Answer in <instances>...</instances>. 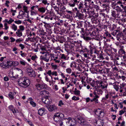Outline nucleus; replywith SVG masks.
I'll return each mask as SVG.
<instances>
[{"label": "nucleus", "mask_w": 126, "mask_h": 126, "mask_svg": "<svg viewBox=\"0 0 126 126\" xmlns=\"http://www.w3.org/2000/svg\"><path fill=\"white\" fill-rule=\"evenodd\" d=\"M18 84L20 86L23 88H26L30 84V81L26 78L23 77L18 80Z\"/></svg>", "instance_id": "nucleus-1"}, {"label": "nucleus", "mask_w": 126, "mask_h": 126, "mask_svg": "<svg viewBox=\"0 0 126 126\" xmlns=\"http://www.w3.org/2000/svg\"><path fill=\"white\" fill-rule=\"evenodd\" d=\"M71 118L69 117L68 119L65 118L61 119L60 122V125L62 126L63 125V123H64V126H70V120Z\"/></svg>", "instance_id": "nucleus-2"}, {"label": "nucleus", "mask_w": 126, "mask_h": 126, "mask_svg": "<svg viewBox=\"0 0 126 126\" xmlns=\"http://www.w3.org/2000/svg\"><path fill=\"white\" fill-rule=\"evenodd\" d=\"M64 116L63 114L62 113H57L54 115L53 116V119L57 123L59 122L62 119V118H63Z\"/></svg>", "instance_id": "nucleus-3"}, {"label": "nucleus", "mask_w": 126, "mask_h": 126, "mask_svg": "<svg viewBox=\"0 0 126 126\" xmlns=\"http://www.w3.org/2000/svg\"><path fill=\"white\" fill-rule=\"evenodd\" d=\"M40 53H42V54H44V61L48 62L49 60L50 57L51 58V59H53L52 57H53V58H54V55L50 54H47L46 52H44V51H42L40 52Z\"/></svg>", "instance_id": "nucleus-4"}, {"label": "nucleus", "mask_w": 126, "mask_h": 126, "mask_svg": "<svg viewBox=\"0 0 126 126\" xmlns=\"http://www.w3.org/2000/svg\"><path fill=\"white\" fill-rule=\"evenodd\" d=\"M96 82L97 85L98 84H99V87H100L102 89H106L108 85V84L102 81H101L99 82V81H96Z\"/></svg>", "instance_id": "nucleus-5"}, {"label": "nucleus", "mask_w": 126, "mask_h": 126, "mask_svg": "<svg viewBox=\"0 0 126 126\" xmlns=\"http://www.w3.org/2000/svg\"><path fill=\"white\" fill-rule=\"evenodd\" d=\"M81 29V31L80 32L82 34L80 36V37L82 38H83L85 40L87 41L91 40L92 39L91 38L89 37L85 36L84 32V29L83 28H82Z\"/></svg>", "instance_id": "nucleus-6"}, {"label": "nucleus", "mask_w": 126, "mask_h": 126, "mask_svg": "<svg viewBox=\"0 0 126 126\" xmlns=\"http://www.w3.org/2000/svg\"><path fill=\"white\" fill-rule=\"evenodd\" d=\"M13 69L14 72L16 75L18 76L20 74L21 75H22V70L21 69L18 68H17L16 67H14V68H12L11 69V70Z\"/></svg>", "instance_id": "nucleus-7"}, {"label": "nucleus", "mask_w": 126, "mask_h": 126, "mask_svg": "<svg viewBox=\"0 0 126 126\" xmlns=\"http://www.w3.org/2000/svg\"><path fill=\"white\" fill-rule=\"evenodd\" d=\"M114 63L116 65H124L125 63L123 62L122 59L121 58L117 57L116 59L114 61Z\"/></svg>", "instance_id": "nucleus-8"}, {"label": "nucleus", "mask_w": 126, "mask_h": 126, "mask_svg": "<svg viewBox=\"0 0 126 126\" xmlns=\"http://www.w3.org/2000/svg\"><path fill=\"white\" fill-rule=\"evenodd\" d=\"M99 29L97 28H95L94 29V31L92 32L91 34L92 36H95L96 37H98L99 36Z\"/></svg>", "instance_id": "nucleus-9"}, {"label": "nucleus", "mask_w": 126, "mask_h": 126, "mask_svg": "<svg viewBox=\"0 0 126 126\" xmlns=\"http://www.w3.org/2000/svg\"><path fill=\"white\" fill-rule=\"evenodd\" d=\"M84 15L83 14L81 13L80 11L76 12V15L75 17L78 18L79 19H82L84 17Z\"/></svg>", "instance_id": "nucleus-10"}, {"label": "nucleus", "mask_w": 126, "mask_h": 126, "mask_svg": "<svg viewBox=\"0 0 126 126\" xmlns=\"http://www.w3.org/2000/svg\"><path fill=\"white\" fill-rule=\"evenodd\" d=\"M111 16L114 17H118L120 18L121 16L119 13L114 11H113L111 12Z\"/></svg>", "instance_id": "nucleus-11"}, {"label": "nucleus", "mask_w": 126, "mask_h": 126, "mask_svg": "<svg viewBox=\"0 0 126 126\" xmlns=\"http://www.w3.org/2000/svg\"><path fill=\"white\" fill-rule=\"evenodd\" d=\"M95 114L100 118H102L104 115V112L102 111H95Z\"/></svg>", "instance_id": "nucleus-12"}, {"label": "nucleus", "mask_w": 126, "mask_h": 126, "mask_svg": "<svg viewBox=\"0 0 126 126\" xmlns=\"http://www.w3.org/2000/svg\"><path fill=\"white\" fill-rule=\"evenodd\" d=\"M49 92L44 90L40 92V94L42 96L45 97H48V96Z\"/></svg>", "instance_id": "nucleus-13"}, {"label": "nucleus", "mask_w": 126, "mask_h": 126, "mask_svg": "<svg viewBox=\"0 0 126 126\" xmlns=\"http://www.w3.org/2000/svg\"><path fill=\"white\" fill-rule=\"evenodd\" d=\"M40 43H42V44H40V48L41 50L42 51L45 50V45L46 43L44 42L42 40V39L41 40L40 38Z\"/></svg>", "instance_id": "nucleus-14"}, {"label": "nucleus", "mask_w": 126, "mask_h": 126, "mask_svg": "<svg viewBox=\"0 0 126 126\" xmlns=\"http://www.w3.org/2000/svg\"><path fill=\"white\" fill-rule=\"evenodd\" d=\"M11 70H10V71L9 73V76L13 80L17 79L18 78V76H17L16 75V76H13V74L14 73V72H11Z\"/></svg>", "instance_id": "nucleus-15"}, {"label": "nucleus", "mask_w": 126, "mask_h": 126, "mask_svg": "<svg viewBox=\"0 0 126 126\" xmlns=\"http://www.w3.org/2000/svg\"><path fill=\"white\" fill-rule=\"evenodd\" d=\"M47 107L49 110V109L50 110H57V107L55 105H48L47 106Z\"/></svg>", "instance_id": "nucleus-16"}, {"label": "nucleus", "mask_w": 126, "mask_h": 126, "mask_svg": "<svg viewBox=\"0 0 126 126\" xmlns=\"http://www.w3.org/2000/svg\"><path fill=\"white\" fill-rule=\"evenodd\" d=\"M79 1H78L77 0H71L69 4L71 7H74L75 6L76 3L77 4Z\"/></svg>", "instance_id": "nucleus-17"}, {"label": "nucleus", "mask_w": 126, "mask_h": 126, "mask_svg": "<svg viewBox=\"0 0 126 126\" xmlns=\"http://www.w3.org/2000/svg\"><path fill=\"white\" fill-rule=\"evenodd\" d=\"M120 20L123 22H126V15L122 14L120 17Z\"/></svg>", "instance_id": "nucleus-18"}, {"label": "nucleus", "mask_w": 126, "mask_h": 126, "mask_svg": "<svg viewBox=\"0 0 126 126\" xmlns=\"http://www.w3.org/2000/svg\"><path fill=\"white\" fill-rule=\"evenodd\" d=\"M123 35L122 33H118L117 35V39L119 41H121V39L123 38Z\"/></svg>", "instance_id": "nucleus-19"}, {"label": "nucleus", "mask_w": 126, "mask_h": 126, "mask_svg": "<svg viewBox=\"0 0 126 126\" xmlns=\"http://www.w3.org/2000/svg\"><path fill=\"white\" fill-rule=\"evenodd\" d=\"M47 74L49 76H51V75L55 76H57V72L56 71H54L52 72L51 70H49L47 72Z\"/></svg>", "instance_id": "nucleus-20"}, {"label": "nucleus", "mask_w": 126, "mask_h": 126, "mask_svg": "<svg viewBox=\"0 0 126 126\" xmlns=\"http://www.w3.org/2000/svg\"><path fill=\"white\" fill-rule=\"evenodd\" d=\"M77 4L78 8L79 10H82V8H84V5L80 2H78Z\"/></svg>", "instance_id": "nucleus-21"}, {"label": "nucleus", "mask_w": 126, "mask_h": 126, "mask_svg": "<svg viewBox=\"0 0 126 126\" xmlns=\"http://www.w3.org/2000/svg\"><path fill=\"white\" fill-rule=\"evenodd\" d=\"M16 94V93L15 92H10L9 93L8 96L12 99L14 98V96Z\"/></svg>", "instance_id": "nucleus-22"}, {"label": "nucleus", "mask_w": 126, "mask_h": 126, "mask_svg": "<svg viewBox=\"0 0 126 126\" xmlns=\"http://www.w3.org/2000/svg\"><path fill=\"white\" fill-rule=\"evenodd\" d=\"M123 103L122 102H120L117 104H115L114 105V106L117 109H118V107H117L118 106V107H120L121 108H122L123 107Z\"/></svg>", "instance_id": "nucleus-23"}, {"label": "nucleus", "mask_w": 126, "mask_h": 126, "mask_svg": "<svg viewBox=\"0 0 126 126\" xmlns=\"http://www.w3.org/2000/svg\"><path fill=\"white\" fill-rule=\"evenodd\" d=\"M70 120V126H75L76 124V122L77 121L74 119L73 120H72V119L71 118Z\"/></svg>", "instance_id": "nucleus-24"}, {"label": "nucleus", "mask_w": 126, "mask_h": 126, "mask_svg": "<svg viewBox=\"0 0 126 126\" xmlns=\"http://www.w3.org/2000/svg\"><path fill=\"white\" fill-rule=\"evenodd\" d=\"M102 122L101 119H99L96 122V123L98 126H102L103 123Z\"/></svg>", "instance_id": "nucleus-25"}, {"label": "nucleus", "mask_w": 126, "mask_h": 126, "mask_svg": "<svg viewBox=\"0 0 126 126\" xmlns=\"http://www.w3.org/2000/svg\"><path fill=\"white\" fill-rule=\"evenodd\" d=\"M16 34L17 36L20 37L22 35V31H20L19 30H17V31L16 32Z\"/></svg>", "instance_id": "nucleus-26"}, {"label": "nucleus", "mask_w": 126, "mask_h": 126, "mask_svg": "<svg viewBox=\"0 0 126 126\" xmlns=\"http://www.w3.org/2000/svg\"><path fill=\"white\" fill-rule=\"evenodd\" d=\"M82 117H81L79 115H77L75 116V119L78 122V121L80 120L81 119H82Z\"/></svg>", "instance_id": "nucleus-27"}, {"label": "nucleus", "mask_w": 126, "mask_h": 126, "mask_svg": "<svg viewBox=\"0 0 126 126\" xmlns=\"http://www.w3.org/2000/svg\"><path fill=\"white\" fill-rule=\"evenodd\" d=\"M47 0H40V4L43 6V4L46 5L47 3Z\"/></svg>", "instance_id": "nucleus-28"}, {"label": "nucleus", "mask_w": 126, "mask_h": 126, "mask_svg": "<svg viewBox=\"0 0 126 126\" xmlns=\"http://www.w3.org/2000/svg\"><path fill=\"white\" fill-rule=\"evenodd\" d=\"M19 63L17 61L12 62L11 63V65L13 66H16L18 65Z\"/></svg>", "instance_id": "nucleus-29"}, {"label": "nucleus", "mask_w": 126, "mask_h": 126, "mask_svg": "<svg viewBox=\"0 0 126 126\" xmlns=\"http://www.w3.org/2000/svg\"><path fill=\"white\" fill-rule=\"evenodd\" d=\"M33 71V70L30 67H29L27 68V72L28 74H29V73L32 72Z\"/></svg>", "instance_id": "nucleus-30"}, {"label": "nucleus", "mask_w": 126, "mask_h": 126, "mask_svg": "<svg viewBox=\"0 0 126 126\" xmlns=\"http://www.w3.org/2000/svg\"><path fill=\"white\" fill-rule=\"evenodd\" d=\"M86 24L85 22H80L79 26L81 27H83V26H84V27L85 28L86 27Z\"/></svg>", "instance_id": "nucleus-31"}, {"label": "nucleus", "mask_w": 126, "mask_h": 126, "mask_svg": "<svg viewBox=\"0 0 126 126\" xmlns=\"http://www.w3.org/2000/svg\"><path fill=\"white\" fill-rule=\"evenodd\" d=\"M47 87V85L45 83L40 84V88L41 89H46Z\"/></svg>", "instance_id": "nucleus-32"}, {"label": "nucleus", "mask_w": 126, "mask_h": 126, "mask_svg": "<svg viewBox=\"0 0 126 126\" xmlns=\"http://www.w3.org/2000/svg\"><path fill=\"white\" fill-rule=\"evenodd\" d=\"M78 122L82 125H85V124L84 120L83 118L82 119H81L80 120L78 121Z\"/></svg>", "instance_id": "nucleus-33"}, {"label": "nucleus", "mask_w": 126, "mask_h": 126, "mask_svg": "<svg viewBox=\"0 0 126 126\" xmlns=\"http://www.w3.org/2000/svg\"><path fill=\"white\" fill-rule=\"evenodd\" d=\"M28 74L30 77H34L35 76V72L33 71L32 72L29 73Z\"/></svg>", "instance_id": "nucleus-34"}, {"label": "nucleus", "mask_w": 126, "mask_h": 126, "mask_svg": "<svg viewBox=\"0 0 126 126\" xmlns=\"http://www.w3.org/2000/svg\"><path fill=\"white\" fill-rule=\"evenodd\" d=\"M119 53L120 55L122 56L126 52L123 49H120L119 51Z\"/></svg>", "instance_id": "nucleus-35"}, {"label": "nucleus", "mask_w": 126, "mask_h": 126, "mask_svg": "<svg viewBox=\"0 0 126 126\" xmlns=\"http://www.w3.org/2000/svg\"><path fill=\"white\" fill-rule=\"evenodd\" d=\"M90 52L92 54H93V52L95 53H96V50L95 49L92 47H90Z\"/></svg>", "instance_id": "nucleus-36"}, {"label": "nucleus", "mask_w": 126, "mask_h": 126, "mask_svg": "<svg viewBox=\"0 0 126 126\" xmlns=\"http://www.w3.org/2000/svg\"><path fill=\"white\" fill-rule=\"evenodd\" d=\"M3 65H4V67H3L4 68H7L11 67V65L7 64V63H4V64H3Z\"/></svg>", "instance_id": "nucleus-37"}, {"label": "nucleus", "mask_w": 126, "mask_h": 126, "mask_svg": "<svg viewBox=\"0 0 126 126\" xmlns=\"http://www.w3.org/2000/svg\"><path fill=\"white\" fill-rule=\"evenodd\" d=\"M46 10V9L45 7H42L40 8V13L42 14L45 12Z\"/></svg>", "instance_id": "nucleus-38"}, {"label": "nucleus", "mask_w": 126, "mask_h": 126, "mask_svg": "<svg viewBox=\"0 0 126 126\" xmlns=\"http://www.w3.org/2000/svg\"><path fill=\"white\" fill-rule=\"evenodd\" d=\"M97 16H98L96 15H95V17L94 18V16H93L91 19L92 22H94V21H96V20H97L96 17H97Z\"/></svg>", "instance_id": "nucleus-39"}, {"label": "nucleus", "mask_w": 126, "mask_h": 126, "mask_svg": "<svg viewBox=\"0 0 126 126\" xmlns=\"http://www.w3.org/2000/svg\"><path fill=\"white\" fill-rule=\"evenodd\" d=\"M11 28L15 31L17 30V26H16L15 24H12Z\"/></svg>", "instance_id": "nucleus-40"}, {"label": "nucleus", "mask_w": 126, "mask_h": 126, "mask_svg": "<svg viewBox=\"0 0 126 126\" xmlns=\"http://www.w3.org/2000/svg\"><path fill=\"white\" fill-rule=\"evenodd\" d=\"M51 16V13H49L47 14V15L45 17V19H49Z\"/></svg>", "instance_id": "nucleus-41"}, {"label": "nucleus", "mask_w": 126, "mask_h": 126, "mask_svg": "<svg viewBox=\"0 0 126 126\" xmlns=\"http://www.w3.org/2000/svg\"><path fill=\"white\" fill-rule=\"evenodd\" d=\"M48 97H46V101L45 103V104H50V101Z\"/></svg>", "instance_id": "nucleus-42"}, {"label": "nucleus", "mask_w": 126, "mask_h": 126, "mask_svg": "<svg viewBox=\"0 0 126 126\" xmlns=\"http://www.w3.org/2000/svg\"><path fill=\"white\" fill-rule=\"evenodd\" d=\"M113 86L114 88L117 91H118L119 89V85H117L114 84L113 85Z\"/></svg>", "instance_id": "nucleus-43"}, {"label": "nucleus", "mask_w": 126, "mask_h": 126, "mask_svg": "<svg viewBox=\"0 0 126 126\" xmlns=\"http://www.w3.org/2000/svg\"><path fill=\"white\" fill-rule=\"evenodd\" d=\"M45 34V33L44 32V31L43 30L41 31L40 30V35L42 36V38H43V36H44Z\"/></svg>", "instance_id": "nucleus-44"}, {"label": "nucleus", "mask_w": 126, "mask_h": 126, "mask_svg": "<svg viewBox=\"0 0 126 126\" xmlns=\"http://www.w3.org/2000/svg\"><path fill=\"white\" fill-rule=\"evenodd\" d=\"M19 29H18V30H19L20 31L22 32L24 30V28L23 26H19Z\"/></svg>", "instance_id": "nucleus-45"}, {"label": "nucleus", "mask_w": 126, "mask_h": 126, "mask_svg": "<svg viewBox=\"0 0 126 126\" xmlns=\"http://www.w3.org/2000/svg\"><path fill=\"white\" fill-rule=\"evenodd\" d=\"M86 7H84V8H82V10H81V11L82 13H86V10L87 9Z\"/></svg>", "instance_id": "nucleus-46"}, {"label": "nucleus", "mask_w": 126, "mask_h": 126, "mask_svg": "<svg viewBox=\"0 0 126 126\" xmlns=\"http://www.w3.org/2000/svg\"><path fill=\"white\" fill-rule=\"evenodd\" d=\"M105 36H106L109 37H111V35L108 32H105Z\"/></svg>", "instance_id": "nucleus-47"}, {"label": "nucleus", "mask_w": 126, "mask_h": 126, "mask_svg": "<svg viewBox=\"0 0 126 126\" xmlns=\"http://www.w3.org/2000/svg\"><path fill=\"white\" fill-rule=\"evenodd\" d=\"M118 32V30H115L113 31L112 33V34L113 35V36H115L116 35L117 32Z\"/></svg>", "instance_id": "nucleus-48"}, {"label": "nucleus", "mask_w": 126, "mask_h": 126, "mask_svg": "<svg viewBox=\"0 0 126 126\" xmlns=\"http://www.w3.org/2000/svg\"><path fill=\"white\" fill-rule=\"evenodd\" d=\"M95 82L96 83V81L95 82L94 80H93L91 82H90L91 85L93 87H94L95 86Z\"/></svg>", "instance_id": "nucleus-49"}, {"label": "nucleus", "mask_w": 126, "mask_h": 126, "mask_svg": "<svg viewBox=\"0 0 126 126\" xmlns=\"http://www.w3.org/2000/svg\"><path fill=\"white\" fill-rule=\"evenodd\" d=\"M61 58L62 59H63L65 60H67L66 56H65V55L64 54H63L61 55Z\"/></svg>", "instance_id": "nucleus-50"}, {"label": "nucleus", "mask_w": 126, "mask_h": 126, "mask_svg": "<svg viewBox=\"0 0 126 126\" xmlns=\"http://www.w3.org/2000/svg\"><path fill=\"white\" fill-rule=\"evenodd\" d=\"M74 94L75 95H79L80 94V91L79 90L75 91H74Z\"/></svg>", "instance_id": "nucleus-51"}, {"label": "nucleus", "mask_w": 126, "mask_h": 126, "mask_svg": "<svg viewBox=\"0 0 126 126\" xmlns=\"http://www.w3.org/2000/svg\"><path fill=\"white\" fill-rule=\"evenodd\" d=\"M35 86L36 89L38 90H39V84L38 83H36L35 85Z\"/></svg>", "instance_id": "nucleus-52"}, {"label": "nucleus", "mask_w": 126, "mask_h": 126, "mask_svg": "<svg viewBox=\"0 0 126 126\" xmlns=\"http://www.w3.org/2000/svg\"><path fill=\"white\" fill-rule=\"evenodd\" d=\"M9 108L10 110H15V109H14L13 106L12 105H11L9 106Z\"/></svg>", "instance_id": "nucleus-53"}, {"label": "nucleus", "mask_w": 126, "mask_h": 126, "mask_svg": "<svg viewBox=\"0 0 126 126\" xmlns=\"http://www.w3.org/2000/svg\"><path fill=\"white\" fill-rule=\"evenodd\" d=\"M125 85V84L124 83H122V84H121L120 86V89H122L124 87Z\"/></svg>", "instance_id": "nucleus-54"}, {"label": "nucleus", "mask_w": 126, "mask_h": 126, "mask_svg": "<svg viewBox=\"0 0 126 126\" xmlns=\"http://www.w3.org/2000/svg\"><path fill=\"white\" fill-rule=\"evenodd\" d=\"M53 7L54 8V9H55V11H57V12H58V11L59 10V8L58 7H57L56 6H53Z\"/></svg>", "instance_id": "nucleus-55"}, {"label": "nucleus", "mask_w": 126, "mask_h": 126, "mask_svg": "<svg viewBox=\"0 0 126 126\" xmlns=\"http://www.w3.org/2000/svg\"><path fill=\"white\" fill-rule=\"evenodd\" d=\"M30 103L33 107H35L36 106V103L33 101H30Z\"/></svg>", "instance_id": "nucleus-56"}, {"label": "nucleus", "mask_w": 126, "mask_h": 126, "mask_svg": "<svg viewBox=\"0 0 126 126\" xmlns=\"http://www.w3.org/2000/svg\"><path fill=\"white\" fill-rule=\"evenodd\" d=\"M20 63L21 64L23 65H25L26 64V62L23 60L20 61Z\"/></svg>", "instance_id": "nucleus-57"}, {"label": "nucleus", "mask_w": 126, "mask_h": 126, "mask_svg": "<svg viewBox=\"0 0 126 126\" xmlns=\"http://www.w3.org/2000/svg\"><path fill=\"white\" fill-rule=\"evenodd\" d=\"M22 21H21L20 20H18L17 21H15V22L17 24H21L22 23Z\"/></svg>", "instance_id": "nucleus-58"}, {"label": "nucleus", "mask_w": 126, "mask_h": 126, "mask_svg": "<svg viewBox=\"0 0 126 126\" xmlns=\"http://www.w3.org/2000/svg\"><path fill=\"white\" fill-rule=\"evenodd\" d=\"M83 55L84 57H85L87 58V59H88L90 58L89 57V55L88 54H87L85 53H84L83 54Z\"/></svg>", "instance_id": "nucleus-59"}, {"label": "nucleus", "mask_w": 126, "mask_h": 126, "mask_svg": "<svg viewBox=\"0 0 126 126\" xmlns=\"http://www.w3.org/2000/svg\"><path fill=\"white\" fill-rule=\"evenodd\" d=\"M122 56L123 57L124 60L125 61L126 60V52L125 53L122 55Z\"/></svg>", "instance_id": "nucleus-60"}, {"label": "nucleus", "mask_w": 126, "mask_h": 126, "mask_svg": "<svg viewBox=\"0 0 126 126\" xmlns=\"http://www.w3.org/2000/svg\"><path fill=\"white\" fill-rule=\"evenodd\" d=\"M46 97L43 96L42 98V101L45 104V102L46 101Z\"/></svg>", "instance_id": "nucleus-61"}, {"label": "nucleus", "mask_w": 126, "mask_h": 126, "mask_svg": "<svg viewBox=\"0 0 126 126\" xmlns=\"http://www.w3.org/2000/svg\"><path fill=\"white\" fill-rule=\"evenodd\" d=\"M66 71L67 72L69 73H71V70L70 68H68L66 69Z\"/></svg>", "instance_id": "nucleus-62"}, {"label": "nucleus", "mask_w": 126, "mask_h": 126, "mask_svg": "<svg viewBox=\"0 0 126 126\" xmlns=\"http://www.w3.org/2000/svg\"><path fill=\"white\" fill-rule=\"evenodd\" d=\"M19 46L21 47V49L22 50L25 47L24 46L21 44H20L19 45Z\"/></svg>", "instance_id": "nucleus-63"}, {"label": "nucleus", "mask_w": 126, "mask_h": 126, "mask_svg": "<svg viewBox=\"0 0 126 126\" xmlns=\"http://www.w3.org/2000/svg\"><path fill=\"white\" fill-rule=\"evenodd\" d=\"M122 2L120 1V0L117 1L116 3H115V5H116L118 4H122Z\"/></svg>", "instance_id": "nucleus-64"}]
</instances>
